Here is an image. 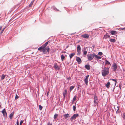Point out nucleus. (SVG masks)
I'll return each mask as SVG.
<instances>
[{
    "instance_id": "nucleus-44",
    "label": "nucleus",
    "mask_w": 125,
    "mask_h": 125,
    "mask_svg": "<svg viewBox=\"0 0 125 125\" xmlns=\"http://www.w3.org/2000/svg\"><path fill=\"white\" fill-rule=\"evenodd\" d=\"M77 89L79 90V88L81 87V85H77Z\"/></svg>"
},
{
    "instance_id": "nucleus-64",
    "label": "nucleus",
    "mask_w": 125,
    "mask_h": 125,
    "mask_svg": "<svg viewBox=\"0 0 125 125\" xmlns=\"http://www.w3.org/2000/svg\"><path fill=\"white\" fill-rule=\"evenodd\" d=\"M70 63V62H69L68 63H67V64H69Z\"/></svg>"
},
{
    "instance_id": "nucleus-52",
    "label": "nucleus",
    "mask_w": 125,
    "mask_h": 125,
    "mask_svg": "<svg viewBox=\"0 0 125 125\" xmlns=\"http://www.w3.org/2000/svg\"><path fill=\"white\" fill-rule=\"evenodd\" d=\"M92 47L93 48V49L95 47V46L94 45H93L92 46Z\"/></svg>"
},
{
    "instance_id": "nucleus-42",
    "label": "nucleus",
    "mask_w": 125,
    "mask_h": 125,
    "mask_svg": "<svg viewBox=\"0 0 125 125\" xmlns=\"http://www.w3.org/2000/svg\"><path fill=\"white\" fill-rule=\"evenodd\" d=\"M69 100H70V97H69L68 98H68H67L66 99V102H68L69 101Z\"/></svg>"
},
{
    "instance_id": "nucleus-10",
    "label": "nucleus",
    "mask_w": 125,
    "mask_h": 125,
    "mask_svg": "<svg viewBox=\"0 0 125 125\" xmlns=\"http://www.w3.org/2000/svg\"><path fill=\"white\" fill-rule=\"evenodd\" d=\"M110 32L111 34L113 35H115L117 33V31L115 30H111L110 31Z\"/></svg>"
},
{
    "instance_id": "nucleus-25",
    "label": "nucleus",
    "mask_w": 125,
    "mask_h": 125,
    "mask_svg": "<svg viewBox=\"0 0 125 125\" xmlns=\"http://www.w3.org/2000/svg\"><path fill=\"white\" fill-rule=\"evenodd\" d=\"M75 87L74 86H71L70 87V93L71 91Z\"/></svg>"
},
{
    "instance_id": "nucleus-37",
    "label": "nucleus",
    "mask_w": 125,
    "mask_h": 125,
    "mask_svg": "<svg viewBox=\"0 0 125 125\" xmlns=\"http://www.w3.org/2000/svg\"><path fill=\"white\" fill-rule=\"evenodd\" d=\"M103 54V53L101 52H98V55L100 56H101Z\"/></svg>"
},
{
    "instance_id": "nucleus-43",
    "label": "nucleus",
    "mask_w": 125,
    "mask_h": 125,
    "mask_svg": "<svg viewBox=\"0 0 125 125\" xmlns=\"http://www.w3.org/2000/svg\"><path fill=\"white\" fill-rule=\"evenodd\" d=\"M71 79V77L70 76L69 77H67L66 78V80L68 81H69Z\"/></svg>"
},
{
    "instance_id": "nucleus-60",
    "label": "nucleus",
    "mask_w": 125,
    "mask_h": 125,
    "mask_svg": "<svg viewBox=\"0 0 125 125\" xmlns=\"http://www.w3.org/2000/svg\"><path fill=\"white\" fill-rule=\"evenodd\" d=\"M1 102H0V108H1Z\"/></svg>"
},
{
    "instance_id": "nucleus-56",
    "label": "nucleus",
    "mask_w": 125,
    "mask_h": 125,
    "mask_svg": "<svg viewBox=\"0 0 125 125\" xmlns=\"http://www.w3.org/2000/svg\"><path fill=\"white\" fill-rule=\"evenodd\" d=\"M37 93L38 94H39V90H38V91H37Z\"/></svg>"
},
{
    "instance_id": "nucleus-40",
    "label": "nucleus",
    "mask_w": 125,
    "mask_h": 125,
    "mask_svg": "<svg viewBox=\"0 0 125 125\" xmlns=\"http://www.w3.org/2000/svg\"><path fill=\"white\" fill-rule=\"evenodd\" d=\"M23 122V120H21L20 123V125H21L22 124Z\"/></svg>"
},
{
    "instance_id": "nucleus-38",
    "label": "nucleus",
    "mask_w": 125,
    "mask_h": 125,
    "mask_svg": "<svg viewBox=\"0 0 125 125\" xmlns=\"http://www.w3.org/2000/svg\"><path fill=\"white\" fill-rule=\"evenodd\" d=\"M112 80L113 81H114L115 82H116L117 81V79H111L110 80Z\"/></svg>"
},
{
    "instance_id": "nucleus-48",
    "label": "nucleus",
    "mask_w": 125,
    "mask_h": 125,
    "mask_svg": "<svg viewBox=\"0 0 125 125\" xmlns=\"http://www.w3.org/2000/svg\"><path fill=\"white\" fill-rule=\"evenodd\" d=\"M17 125H19V122L18 120V119L16 122Z\"/></svg>"
},
{
    "instance_id": "nucleus-46",
    "label": "nucleus",
    "mask_w": 125,
    "mask_h": 125,
    "mask_svg": "<svg viewBox=\"0 0 125 125\" xmlns=\"http://www.w3.org/2000/svg\"><path fill=\"white\" fill-rule=\"evenodd\" d=\"M101 58H102L101 57V56H98L97 59L98 60H99L100 59H101Z\"/></svg>"
},
{
    "instance_id": "nucleus-8",
    "label": "nucleus",
    "mask_w": 125,
    "mask_h": 125,
    "mask_svg": "<svg viewBox=\"0 0 125 125\" xmlns=\"http://www.w3.org/2000/svg\"><path fill=\"white\" fill-rule=\"evenodd\" d=\"M54 66V68L56 70H57L59 71L60 70V68L58 66L57 64L56 63H55Z\"/></svg>"
},
{
    "instance_id": "nucleus-1",
    "label": "nucleus",
    "mask_w": 125,
    "mask_h": 125,
    "mask_svg": "<svg viewBox=\"0 0 125 125\" xmlns=\"http://www.w3.org/2000/svg\"><path fill=\"white\" fill-rule=\"evenodd\" d=\"M102 68L103 69L102 70L101 72L102 75L104 77H105L106 75H108L109 73V68L105 67V65L104 67L102 66Z\"/></svg>"
},
{
    "instance_id": "nucleus-57",
    "label": "nucleus",
    "mask_w": 125,
    "mask_h": 125,
    "mask_svg": "<svg viewBox=\"0 0 125 125\" xmlns=\"http://www.w3.org/2000/svg\"><path fill=\"white\" fill-rule=\"evenodd\" d=\"M115 85H116V83H117V81H116V82H115Z\"/></svg>"
},
{
    "instance_id": "nucleus-45",
    "label": "nucleus",
    "mask_w": 125,
    "mask_h": 125,
    "mask_svg": "<svg viewBox=\"0 0 125 125\" xmlns=\"http://www.w3.org/2000/svg\"><path fill=\"white\" fill-rule=\"evenodd\" d=\"M47 125H52V123L49 122L47 123Z\"/></svg>"
},
{
    "instance_id": "nucleus-32",
    "label": "nucleus",
    "mask_w": 125,
    "mask_h": 125,
    "mask_svg": "<svg viewBox=\"0 0 125 125\" xmlns=\"http://www.w3.org/2000/svg\"><path fill=\"white\" fill-rule=\"evenodd\" d=\"M53 9L55 10H57V11H60L58 9L56 8L55 6H53L52 7Z\"/></svg>"
},
{
    "instance_id": "nucleus-61",
    "label": "nucleus",
    "mask_w": 125,
    "mask_h": 125,
    "mask_svg": "<svg viewBox=\"0 0 125 125\" xmlns=\"http://www.w3.org/2000/svg\"><path fill=\"white\" fill-rule=\"evenodd\" d=\"M103 64L104 65H105L104 64V62H103Z\"/></svg>"
},
{
    "instance_id": "nucleus-12",
    "label": "nucleus",
    "mask_w": 125,
    "mask_h": 125,
    "mask_svg": "<svg viewBox=\"0 0 125 125\" xmlns=\"http://www.w3.org/2000/svg\"><path fill=\"white\" fill-rule=\"evenodd\" d=\"M94 102H99L98 98L97 97V96L96 95V94H95L94 95Z\"/></svg>"
},
{
    "instance_id": "nucleus-58",
    "label": "nucleus",
    "mask_w": 125,
    "mask_h": 125,
    "mask_svg": "<svg viewBox=\"0 0 125 125\" xmlns=\"http://www.w3.org/2000/svg\"><path fill=\"white\" fill-rule=\"evenodd\" d=\"M5 28V27L4 28H3L2 30H3V31H4V30Z\"/></svg>"
},
{
    "instance_id": "nucleus-59",
    "label": "nucleus",
    "mask_w": 125,
    "mask_h": 125,
    "mask_svg": "<svg viewBox=\"0 0 125 125\" xmlns=\"http://www.w3.org/2000/svg\"><path fill=\"white\" fill-rule=\"evenodd\" d=\"M115 89V87H114V88H113V91H114V90Z\"/></svg>"
},
{
    "instance_id": "nucleus-55",
    "label": "nucleus",
    "mask_w": 125,
    "mask_h": 125,
    "mask_svg": "<svg viewBox=\"0 0 125 125\" xmlns=\"http://www.w3.org/2000/svg\"><path fill=\"white\" fill-rule=\"evenodd\" d=\"M2 27V26H0V30L1 29Z\"/></svg>"
},
{
    "instance_id": "nucleus-3",
    "label": "nucleus",
    "mask_w": 125,
    "mask_h": 125,
    "mask_svg": "<svg viewBox=\"0 0 125 125\" xmlns=\"http://www.w3.org/2000/svg\"><path fill=\"white\" fill-rule=\"evenodd\" d=\"M87 58L89 61L92 60L94 58V53L93 54H89L87 55Z\"/></svg>"
},
{
    "instance_id": "nucleus-13",
    "label": "nucleus",
    "mask_w": 125,
    "mask_h": 125,
    "mask_svg": "<svg viewBox=\"0 0 125 125\" xmlns=\"http://www.w3.org/2000/svg\"><path fill=\"white\" fill-rule=\"evenodd\" d=\"M44 47H43L42 46L38 48V50L39 51H40L41 52H43V51H44Z\"/></svg>"
},
{
    "instance_id": "nucleus-23",
    "label": "nucleus",
    "mask_w": 125,
    "mask_h": 125,
    "mask_svg": "<svg viewBox=\"0 0 125 125\" xmlns=\"http://www.w3.org/2000/svg\"><path fill=\"white\" fill-rule=\"evenodd\" d=\"M83 56L84 57H85L86 55L87 54V51H83Z\"/></svg>"
},
{
    "instance_id": "nucleus-63",
    "label": "nucleus",
    "mask_w": 125,
    "mask_h": 125,
    "mask_svg": "<svg viewBox=\"0 0 125 125\" xmlns=\"http://www.w3.org/2000/svg\"><path fill=\"white\" fill-rule=\"evenodd\" d=\"M74 101H73V100H72V104H73L74 103Z\"/></svg>"
},
{
    "instance_id": "nucleus-34",
    "label": "nucleus",
    "mask_w": 125,
    "mask_h": 125,
    "mask_svg": "<svg viewBox=\"0 0 125 125\" xmlns=\"http://www.w3.org/2000/svg\"><path fill=\"white\" fill-rule=\"evenodd\" d=\"M98 55L96 54L95 53H94V57L97 59Z\"/></svg>"
},
{
    "instance_id": "nucleus-11",
    "label": "nucleus",
    "mask_w": 125,
    "mask_h": 125,
    "mask_svg": "<svg viewBox=\"0 0 125 125\" xmlns=\"http://www.w3.org/2000/svg\"><path fill=\"white\" fill-rule=\"evenodd\" d=\"M82 37L83 38H86V39H88L89 37V35L88 34H84L82 35Z\"/></svg>"
},
{
    "instance_id": "nucleus-47",
    "label": "nucleus",
    "mask_w": 125,
    "mask_h": 125,
    "mask_svg": "<svg viewBox=\"0 0 125 125\" xmlns=\"http://www.w3.org/2000/svg\"><path fill=\"white\" fill-rule=\"evenodd\" d=\"M42 52H43V53L45 54L47 53V52L46 51L44 50Z\"/></svg>"
},
{
    "instance_id": "nucleus-24",
    "label": "nucleus",
    "mask_w": 125,
    "mask_h": 125,
    "mask_svg": "<svg viewBox=\"0 0 125 125\" xmlns=\"http://www.w3.org/2000/svg\"><path fill=\"white\" fill-rule=\"evenodd\" d=\"M76 102H75V105H74L73 106V110L74 112L75 111L76 109Z\"/></svg>"
},
{
    "instance_id": "nucleus-9",
    "label": "nucleus",
    "mask_w": 125,
    "mask_h": 125,
    "mask_svg": "<svg viewBox=\"0 0 125 125\" xmlns=\"http://www.w3.org/2000/svg\"><path fill=\"white\" fill-rule=\"evenodd\" d=\"M90 66L87 63V64L85 65L84 66V68L88 70H89L90 69Z\"/></svg>"
},
{
    "instance_id": "nucleus-19",
    "label": "nucleus",
    "mask_w": 125,
    "mask_h": 125,
    "mask_svg": "<svg viewBox=\"0 0 125 125\" xmlns=\"http://www.w3.org/2000/svg\"><path fill=\"white\" fill-rule=\"evenodd\" d=\"M110 82L109 81H108L107 83L105 84V86L107 88H109L110 86Z\"/></svg>"
},
{
    "instance_id": "nucleus-49",
    "label": "nucleus",
    "mask_w": 125,
    "mask_h": 125,
    "mask_svg": "<svg viewBox=\"0 0 125 125\" xmlns=\"http://www.w3.org/2000/svg\"><path fill=\"white\" fill-rule=\"evenodd\" d=\"M119 29H120L121 30H124V28H119Z\"/></svg>"
},
{
    "instance_id": "nucleus-50",
    "label": "nucleus",
    "mask_w": 125,
    "mask_h": 125,
    "mask_svg": "<svg viewBox=\"0 0 125 125\" xmlns=\"http://www.w3.org/2000/svg\"><path fill=\"white\" fill-rule=\"evenodd\" d=\"M119 88L121 89V87H122V86L121 85L119 84Z\"/></svg>"
},
{
    "instance_id": "nucleus-17",
    "label": "nucleus",
    "mask_w": 125,
    "mask_h": 125,
    "mask_svg": "<svg viewBox=\"0 0 125 125\" xmlns=\"http://www.w3.org/2000/svg\"><path fill=\"white\" fill-rule=\"evenodd\" d=\"M63 116L65 119H66L67 118L70 117L69 114L68 113L64 114L63 115Z\"/></svg>"
},
{
    "instance_id": "nucleus-27",
    "label": "nucleus",
    "mask_w": 125,
    "mask_h": 125,
    "mask_svg": "<svg viewBox=\"0 0 125 125\" xmlns=\"http://www.w3.org/2000/svg\"><path fill=\"white\" fill-rule=\"evenodd\" d=\"M61 58L62 61H63L65 59V57L63 54H62L61 56Z\"/></svg>"
},
{
    "instance_id": "nucleus-51",
    "label": "nucleus",
    "mask_w": 125,
    "mask_h": 125,
    "mask_svg": "<svg viewBox=\"0 0 125 125\" xmlns=\"http://www.w3.org/2000/svg\"><path fill=\"white\" fill-rule=\"evenodd\" d=\"M87 48V47H84L83 48V51H86Z\"/></svg>"
},
{
    "instance_id": "nucleus-5",
    "label": "nucleus",
    "mask_w": 125,
    "mask_h": 125,
    "mask_svg": "<svg viewBox=\"0 0 125 125\" xmlns=\"http://www.w3.org/2000/svg\"><path fill=\"white\" fill-rule=\"evenodd\" d=\"M1 113L3 114L4 117H7V113L5 108H4L1 111Z\"/></svg>"
},
{
    "instance_id": "nucleus-20",
    "label": "nucleus",
    "mask_w": 125,
    "mask_h": 125,
    "mask_svg": "<svg viewBox=\"0 0 125 125\" xmlns=\"http://www.w3.org/2000/svg\"><path fill=\"white\" fill-rule=\"evenodd\" d=\"M105 61V64L104 65H111V63L110 62L108 61L107 60H106Z\"/></svg>"
},
{
    "instance_id": "nucleus-16",
    "label": "nucleus",
    "mask_w": 125,
    "mask_h": 125,
    "mask_svg": "<svg viewBox=\"0 0 125 125\" xmlns=\"http://www.w3.org/2000/svg\"><path fill=\"white\" fill-rule=\"evenodd\" d=\"M44 50L45 51L46 50L47 52L49 53L50 51V48L48 46H47V47H44Z\"/></svg>"
},
{
    "instance_id": "nucleus-33",
    "label": "nucleus",
    "mask_w": 125,
    "mask_h": 125,
    "mask_svg": "<svg viewBox=\"0 0 125 125\" xmlns=\"http://www.w3.org/2000/svg\"><path fill=\"white\" fill-rule=\"evenodd\" d=\"M58 116V114H55L54 115V117H53V118H54V119H56L57 117Z\"/></svg>"
},
{
    "instance_id": "nucleus-14",
    "label": "nucleus",
    "mask_w": 125,
    "mask_h": 125,
    "mask_svg": "<svg viewBox=\"0 0 125 125\" xmlns=\"http://www.w3.org/2000/svg\"><path fill=\"white\" fill-rule=\"evenodd\" d=\"M67 94V90L66 89H65L64 90L63 92V96L64 99L65 98V95H66Z\"/></svg>"
},
{
    "instance_id": "nucleus-7",
    "label": "nucleus",
    "mask_w": 125,
    "mask_h": 125,
    "mask_svg": "<svg viewBox=\"0 0 125 125\" xmlns=\"http://www.w3.org/2000/svg\"><path fill=\"white\" fill-rule=\"evenodd\" d=\"M89 75H86L85 76V78H84V81L85 82L86 85H87L88 83V78Z\"/></svg>"
},
{
    "instance_id": "nucleus-29",
    "label": "nucleus",
    "mask_w": 125,
    "mask_h": 125,
    "mask_svg": "<svg viewBox=\"0 0 125 125\" xmlns=\"http://www.w3.org/2000/svg\"><path fill=\"white\" fill-rule=\"evenodd\" d=\"M49 41L47 42H46L43 45H42V46L44 47H46Z\"/></svg>"
},
{
    "instance_id": "nucleus-4",
    "label": "nucleus",
    "mask_w": 125,
    "mask_h": 125,
    "mask_svg": "<svg viewBox=\"0 0 125 125\" xmlns=\"http://www.w3.org/2000/svg\"><path fill=\"white\" fill-rule=\"evenodd\" d=\"M112 67L113 70L114 72H115L116 71L117 68L116 63H114Z\"/></svg>"
},
{
    "instance_id": "nucleus-6",
    "label": "nucleus",
    "mask_w": 125,
    "mask_h": 125,
    "mask_svg": "<svg viewBox=\"0 0 125 125\" xmlns=\"http://www.w3.org/2000/svg\"><path fill=\"white\" fill-rule=\"evenodd\" d=\"M76 60L78 64H80L82 62L81 59L78 56L76 57Z\"/></svg>"
},
{
    "instance_id": "nucleus-36",
    "label": "nucleus",
    "mask_w": 125,
    "mask_h": 125,
    "mask_svg": "<svg viewBox=\"0 0 125 125\" xmlns=\"http://www.w3.org/2000/svg\"><path fill=\"white\" fill-rule=\"evenodd\" d=\"M39 110H41L43 108L42 106L41 105H39Z\"/></svg>"
},
{
    "instance_id": "nucleus-39",
    "label": "nucleus",
    "mask_w": 125,
    "mask_h": 125,
    "mask_svg": "<svg viewBox=\"0 0 125 125\" xmlns=\"http://www.w3.org/2000/svg\"><path fill=\"white\" fill-rule=\"evenodd\" d=\"M19 96L16 94V95L15 97V100L19 98Z\"/></svg>"
},
{
    "instance_id": "nucleus-30",
    "label": "nucleus",
    "mask_w": 125,
    "mask_h": 125,
    "mask_svg": "<svg viewBox=\"0 0 125 125\" xmlns=\"http://www.w3.org/2000/svg\"><path fill=\"white\" fill-rule=\"evenodd\" d=\"M99 102H94V106L96 107V105L98 106V104Z\"/></svg>"
},
{
    "instance_id": "nucleus-18",
    "label": "nucleus",
    "mask_w": 125,
    "mask_h": 125,
    "mask_svg": "<svg viewBox=\"0 0 125 125\" xmlns=\"http://www.w3.org/2000/svg\"><path fill=\"white\" fill-rule=\"evenodd\" d=\"M110 37V36L107 33L104 35V38L105 39H106L107 38H109Z\"/></svg>"
},
{
    "instance_id": "nucleus-53",
    "label": "nucleus",
    "mask_w": 125,
    "mask_h": 125,
    "mask_svg": "<svg viewBox=\"0 0 125 125\" xmlns=\"http://www.w3.org/2000/svg\"><path fill=\"white\" fill-rule=\"evenodd\" d=\"M3 31H4L3 30H2L0 32V34L2 33L3 32Z\"/></svg>"
},
{
    "instance_id": "nucleus-26",
    "label": "nucleus",
    "mask_w": 125,
    "mask_h": 125,
    "mask_svg": "<svg viewBox=\"0 0 125 125\" xmlns=\"http://www.w3.org/2000/svg\"><path fill=\"white\" fill-rule=\"evenodd\" d=\"M5 76V75H4V74H2L1 76V80H2L4 79Z\"/></svg>"
},
{
    "instance_id": "nucleus-35",
    "label": "nucleus",
    "mask_w": 125,
    "mask_h": 125,
    "mask_svg": "<svg viewBox=\"0 0 125 125\" xmlns=\"http://www.w3.org/2000/svg\"><path fill=\"white\" fill-rule=\"evenodd\" d=\"M76 98H77V96H76V95H75L74 96L73 98V101H75L76 100Z\"/></svg>"
},
{
    "instance_id": "nucleus-21",
    "label": "nucleus",
    "mask_w": 125,
    "mask_h": 125,
    "mask_svg": "<svg viewBox=\"0 0 125 125\" xmlns=\"http://www.w3.org/2000/svg\"><path fill=\"white\" fill-rule=\"evenodd\" d=\"M75 54V53H71L69 55L70 59H71Z\"/></svg>"
},
{
    "instance_id": "nucleus-28",
    "label": "nucleus",
    "mask_w": 125,
    "mask_h": 125,
    "mask_svg": "<svg viewBox=\"0 0 125 125\" xmlns=\"http://www.w3.org/2000/svg\"><path fill=\"white\" fill-rule=\"evenodd\" d=\"M109 41L110 42H115L116 40L115 39H112L111 38L110 39Z\"/></svg>"
},
{
    "instance_id": "nucleus-22",
    "label": "nucleus",
    "mask_w": 125,
    "mask_h": 125,
    "mask_svg": "<svg viewBox=\"0 0 125 125\" xmlns=\"http://www.w3.org/2000/svg\"><path fill=\"white\" fill-rule=\"evenodd\" d=\"M14 114V112H13L12 113H11L10 114V115L9 118L10 119H11L12 118Z\"/></svg>"
},
{
    "instance_id": "nucleus-2",
    "label": "nucleus",
    "mask_w": 125,
    "mask_h": 125,
    "mask_svg": "<svg viewBox=\"0 0 125 125\" xmlns=\"http://www.w3.org/2000/svg\"><path fill=\"white\" fill-rule=\"evenodd\" d=\"M79 116V115L78 114H74L70 118V120L71 121H73V120H75L76 117H78Z\"/></svg>"
},
{
    "instance_id": "nucleus-15",
    "label": "nucleus",
    "mask_w": 125,
    "mask_h": 125,
    "mask_svg": "<svg viewBox=\"0 0 125 125\" xmlns=\"http://www.w3.org/2000/svg\"><path fill=\"white\" fill-rule=\"evenodd\" d=\"M81 48L80 45H78L77 48V50L78 52V53L81 51Z\"/></svg>"
},
{
    "instance_id": "nucleus-62",
    "label": "nucleus",
    "mask_w": 125,
    "mask_h": 125,
    "mask_svg": "<svg viewBox=\"0 0 125 125\" xmlns=\"http://www.w3.org/2000/svg\"><path fill=\"white\" fill-rule=\"evenodd\" d=\"M68 47H69V45H67V46H66V48H67Z\"/></svg>"
},
{
    "instance_id": "nucleus-41",
    "label": "nucleus",
    "mask_w": 125,
    "mask_h": 125,
    "mask_svg": "<svg viewBox=\"0 0 125 125\" xmlns=\"http://www.w3.org/2000/svg\"><path fill=\"white\" fill-rule=\"evenodd\" d=\"M122 117L123 119H125V113H124L123 114Z\"/></svg>"
},
{
    "instance_id": "nucleus-54",
    "label": "nucleus",
    "mask_w": 125,
    "mask_h": 125,
    "mask_svg": "<svg viewBox=\"0 0 125 125\" xmlns=\"http://www.w3.org/2000/svg\"><path fill=\"white\" fill-rule=\"evenodd\" d=\"M49 92H48L47 93V96H48V95L49 94Z\"/></svg>"
},
{
    "instance_id": "nucleus-31",
    "label": "nucleus",
    "mask_w": 125,
    "mask_h": 125,
    "mask_svg": "<svg viewBox=\"0 0 125 125\" xmlns=\"http://www.w3.org/2000/svg\"><path fill=\"white\" fill-rule=\"evenodd\" d=\"M34 2V0H32L31 2L30 3V4H29V5L28 6V7H31L32 5L33 4V2Z\"/></svg>"
}]
</instances>
